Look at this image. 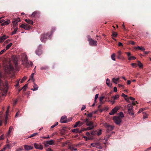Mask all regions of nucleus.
Masks as SVG:
<instances>
[{
    "label": "nucleus",
    "instance_id": "1",
    "mask_svg": "<svg viewBox=\"0 0 151 151\" xmlns=\"http://www.w3.org/2000/svg\"><path fill=\"white\" fill-rule=\"evenodd\" d=\"M81 120H83L84 122H80V126H81L85 123L87 126H89L86 128H83L82 129L83 130H90L93 129L94 128V126L93 124V122L89 121L88 118H86L85 119H81Z\"/></svg>",
    "mask_w": 151,
    "mask_h": 151
},
{
    "label": "nucleus",
    "instance_id": "2",
    "mask_svg": "<svg viewBox=\"0 0 151 151\" xmlns=\"http://www.w3.org/2000/svg\"><path fill=\"white\" fill-rule=\"evenodd\" d=\"M55 30V28L53 27L51 29V32H48L46 33H44L42 34L40 37V40L42 42L45 43L47 39L50 37V36L52 35V33Z\"/></svg>",
    "mask_w": 151,
    "mask_h": 151
},
{
    "label": "nucleus",
    "instance_id": "3",
    "mask_svg": "<svg viewBox=\"0 0 151 151\" xmlns=\"http://www.w3.org/2000/svg\"><path fill=\"white\" fill-rule=\"evenodd\" d=\"M88 40L89 42V45L91 46H96L97 45V41L93 40L90 37L88 36L87 37Z\"/></svg>",
    "mask_w": 151,
    "mask_h": 151
},
{
    "label": "nucleus",
    "instance_id": "4",
    "mask_svg": "<svg viewBox=\"0 0 151 151\" xmlns=\"http://www.w3.org/2000/svg\"><path fill=\"white\" fill-rule=\"evenodd\" d=\"M14 70L13 67L10 64L9 65H6L5 68V72L7 74L10 73L11 71Z\"/></svg>",
    "mask_w": 151,
    "mask_h": 151
},
{
    "label": "nucleus",
    "instance_id": "5",
    "mask_svg": "<svg viewBox=\"0 0 151 151\" xmlns=\"http://www.w3.org/2000/svg\"><path fill=\"white\" fill-rule=\"evenodd\" d=\"M21 59L23 64H27L29 63L28 59L25 53H22L21 54Z\"/></svg>",
    "mask_w": 151,
    "mask_h": 151
},
{
    "label": "nucleus",
    "instance_id": "6",
    "mask_svg": "<svg viewBox=\"0 0 151 151\" xmlns=\"http://www.w3.org/2000/svg\"><path fill=\"white\" fill-rule=\"evenodd\" d=\"M104 126L106 129L107 132H109L113 130L114 128V126L110 125L107 123L105 124L104 125Z\"/></svg>",
    "mask_w": 151,
    "mask_h": 151
},
{
    "label": "nucleus",
    "instance_id": "7",
    "mask_svg": "<svg viewBox=\"0 0 151 151\" xmlns=\"http://www.w3.org/2000/svg\"><path fill=\"white\" fill-rule=\"evenodd\" d=\"M20 21V19L19 18H17L13 19L12 22V25L14 28L17 27L18 22Z\"/></svg>",
    "mask_w": 151,
    "mask_h": 151
},
{
    "label": "nucleus",
    "instance_id": "8",
    "mask_svg": "<svg viewBox=\"0 0 151 151\" xmlns=\"http://www.w3.org/2000/svg\"><path fill=\"white\" fill-rule=\"evenodd\" d=\"M114 122L117 125L120 124L122 122V119L117 116H115L113 118Z\"/></svg>",
    "mask_w": 151,
    "mask_h": 151
},
{
    "label": "nucleus",
    "instance_id": "9",
    "mask_svg": "<svg viewBox=\"0 0 151 151\" xmlns=\"http://www.w3.org/2000/svg\"><path fill=\"white\" fill-rule=\"evenodd\" d=\"M42 45H40L35 51L37 55L39 56L42 54Z\"/></svg>",
    "mask_w": 151,
    "mask_h": 151
},
{
    "label": "nucleus",
    "instance_id": "10",
    "mask_svg": "<svg viewBox=\"0 0 151 151\" xmlns=\"http://www.w3.org/2000/svg\"><path fill=\"white\" fill-rule=\"evenodd\" d=\"M119 109V108L117 106L114 107L113 109H112L111 111L110 112H109V114L110 115H114L118 111V110Z\"/></svg>",
    "mask_w": 151,
    "mask_h": 151
},
{
    "label": "nucleus",
    "instance_id": "11",
    "mask_svg": "<svg viewBox=\"0 0 151 151\" xmlns=\"http://www.w3.org/2000/svg\"><path fill=\"white\" fill-rule=\"evenodd\" d=\"M125 53L127 54L128 57V59L129 60H135L136 58L133 56H131V53L130 52H126Z\"/></svg>",
    "mask_w": 151,
    "mask_h": 151
},
{
    "label": "nucleus",
    "instance_id": "12",
    "mask_svg": "<svg viewBox=\"0 0 151 151\" xmlns=\"http://www.w3.org/2000/svg\"><path fill=\"white\" fill-rule=\"evenodd\" d=\"M34 145L35 147L37 149L42 150L43 148L42 145L41 144H38L37 143H35L34 144Z\"/></svg>",
    "mask_w": 151,
    "mask_h": 151
},
{
    "label": "nucleus",
    "instance_id": "13",
    "mask_svg": "<svg viewBox=\"0 0 151 151\" xmlns=\"http://www.w3.org/2000/svg\"><path fill=\"white\" fill-rule=\"evenodd\" d=\"M60 122L62 123H65L67 122V117L65 116H62L60 119Z\"/></svg>",
    "mask_w": 151,
    "mask_h": 151
},
{
    "label": "nucleus",
    "instance_id": "14",
    "mask_svg": "<svg viewBox=\"0 0 151 151\" xmlns=\"http://www.w3.org/2000/svg\"><path fill=\"white\" fill-rule=\"evenodd\" d=\"M8 38V36L4 35L0 37V43L3 42L5 39Z\"/></svg>",
    "mask_w": 151,
    "mask_h": 151
},
{
    "label": "nucleus",
    "instance_id": "15",
    "mask_svg": "<svg viewBox=\"0 0 151 151\" xmlns=\"http://www.w3.org/2000/svg\"><path fill=\"white\" fill-rule=\"evenodd\" d=\"M68 148L72 150L76 151L77 150L76 148L73 146V145L70 144L68 145Z\"/></svg>",
    "mask_w": 151,
    "mask_h": 151
},
{
    "label": "nucleus",
    "instance_id": "16",
    "mask_svg": "<svg viewBox=\"0 0 151 151\" xmlns=\"http://www.w3.org/2000/svg\"><path fill=\"white\" fill-rule=\"evenodd\" d=\"M20 27L25 29H30V27L28 26L27 24H22L20 25Z\"/></svg>",
    "mask_w": 151,
    "mask_h": 151
},
{
    "label": "nucleus",
    "instance_id": "17",
    "mask_svg": "<svg viewBox=\"0 0 151 151\" xmlns=\"http://www.w3.org/2000/svg\"><path fill=\"white\" fill-rule=\"evenodd\" d=\"M10 23V21L9 19H7L6 20L4 21L1 24V26H5L9 24Z\"/></svg>",
    "mask_w": 151,
    "mask_h": 151
},
{
    "label": "nucleus",
    "instance_id": "18",
    "mask_svg": "<svg viewBox=\"0 0 151 151\" xmlns=\"http://www.w3.org/2000/svg\"><path fill=\"white\" fill-rule=\"evenodd\" d=\"M24 149L27 151H28L29 150H31L33 148V147L31 146L26 145H25L24 146Z\"/></svg>",
    "mask_w": 151,
    "mask_h": 151
},
{
    "label": "nucleus",
    "instance_id": "19",
    "mask_svg": "<svg viewBox=\"0 0 151 151\" xmlns=\"http://www.w3.org/2000/svg\"><path fill=\"white\" fill-rule=\"evenodd\" d=\"M84 130H83L82 129L81 130H79L78 129H75L72 130V132H75L76 133H80Z\"/></svg>",
    "mask_w": 151,
    "mask_h": 151
},
{
    "label": "nucleus",
    "instance_id": "20",
    "mask_svg": "<svg viewBox=\"0 0 151 151\" xmlns=\"http://www.w3.org/2000/svg\"><path fill=\"white\" fill-rule=\"evenodd\" d=\"M12 129H13L12 127L10 126L9 128V131H8V132L7 133V134H6V136L7 137H9L10 136V134L12 132Z\"/></svg>",
    "mask_w": 151,
    "mask_h": 151
},
{
    "label": "nucleus",
    "instance_id": "21",
    "mask_svg": "<svg viewBox=\"0 0 151 151\" xmlns=\"http://www.w3.org/2000/svg\"><path fill=\"white\" fill-rule=\"evenodd\" d=\"M25 21L27 23L31 24V25H33V22L32 20H31L29 19H25Z\"/></svg>",
    "mask_w": 151,
    "mask_h": 151
},
{
    "label": "nucleus",
    "instance_id": "22",
    "mask_svg": "<svg viewBox=\"0 0 151 151\" xmlns=\"http://www.w3.org/2000/svg\"><path fill=\"white\" fill-rule=\"evenodd\" d=\"M33 87V88L31 89V90H32L33 91L37 90L38 88V87L35 83L34 82V86Z\"/></svg>",
    "mask_w": 151,
    "mask_h": 151
},
{
    "label": "nucleus",
    "instance_id": "23",
    "mask_svg": "<svg viewBox=\"0 0 151 151\" xmlns=\"http://www.w3.org/2000/svg\"><path fill=\"white\" fill-rule=\"evenodd\" d=\"M119 78H113L112 79V82L115 84H117L119 82Z\"/></svg>",
    "mask_w": 151,
    "mask_h": 151
},
{
    "label": "nucleus",
    "instance_id": "24",
    "mask_svg": "<svg viewBox=\"0 0 151 151\" xmlns=\"http://www.w3.org/2000/svg\"><path fill=\"white\" fill-rule=\"evenodd\" d=\"M106 83L107 85L109 87H111L112 85V84L110 83V80L107 78L106 80Z\"/></svg>",
    "mask_w": 151,
    "mask_h": 151
},
{
    "label": "nucleus",
    "instance_id": "25",
    "mask_svg": "<svg viewBox=\"0 0 151 151\" xmlns=\"http://www.w3.org/2000/svg\"><path fill=\"white\" fill-rule=\"evenodd\" d=\"M122 54V52L120 51H119L117 52V58L118 59H120L121 58V55Z\"/></svg>",
    "mask_w": 151,
    "mask_h": 151
},
{
    "label": "nucleus",
    "instance_id": "26",
    "mask_svg": "<svg viewBox=\"0 0 151 151\" xmlns=\"http://www.w3.org/2000/svg\"><path fill=\"white\" fill-rule=\"evenodd\" d=\"M135 48L136 49H138L142 51H144L145 50V49L143 47H139L138 46L137 47H135Z\"/></svg>",
    "mask_w": 151,
    "mask_h": 151
},
{
    "label": "nucleus",
    "instance_id": "27",
    "mask_svg": "<svg viewBox=\"0 0 151 151\" xmlns=\"http://www.w3.org/2000/svg\"><path fill=\"white\" fill-rule=\"evenodd\" d=\"M54 141L53 140H50L49 141H47L46 142V143L47 144L52 145L54 143Z\"/></svg>",
    "mask_w": 151,
    "mask_h": 151
},
{
    "label": "nucleus",
    "instance_id": "28",
    "mask_svg": "<svg viewBox=\"0 0 151 151\" xmlns=\"http://www.w3.org/2000/svg\"><path fill=\"white\" fill-rule=\"evenodd\" d=\"M17 27L14 28V30L11 33V35H12L16 34L17 32Z\"/></svg>",
    "mask_w": 151,
    "mask_h": 151
},
{
    "label": "nucleus",
    "instance_id": "29",
    "mask_svg": "<svg viewBox=\"0 0 151 151\" xmlns=\"http://www.w3.org/2000/svg\"><path fill=\"white\" fill-rule=\"evenodd\" d=\"M117 116L122 119L124 117V116L123 113L122 111H121L119 113V115Z\"/></svg>",
    "mask_w": 151,
    "mask_h": 151
},
{
    "label": "nucleus",
    "instance_id": "30",
    "mask_svg": "<svg viewBox=\"0 0 151 151\" xmlns=\"http://www.w3.org/2000/svg\"><path fill=\"white\" fill-rule=\"evenodd\" d=\"M48 68V66L46 65H45L41 67V68H40V69L41 70H47Z\"/></svg>",
    "mask_w": 151,
    "mask_h": 151
},
{
    "label": "nucleus",
    "instance_id": "31",
    "mask_svg": "<svg viewBox=\"0 0 151 151\" xmlns=\"http://www.w3.org/2000/svg\"><path fill=\"white\" fill-rule=\"evenodd\" d=\"M9 106L7 107V109L6 111V119L7 118V117L9 115Z\"/></svg>",
    "mask_w": 151,
    "mask_h": 151
},
{
    "label": "nucleus",
    "instance_id": "32",
    "mask_svg": "<svg viewBox=\"0 0 151 151\" xmlns=\"http://www.w3.org/2000/svg\"><path fill=\"white\" fill-rule=\"evenodd\" d=\"M80 121H78L76 122L75 124L74 125V127L75 128L76 127L78 126L80 127Z\"/></svg>",
    "mask_w": 151,
    "mask_h": 151
},
{
    "label": "nucleus",
    "instance_id": "33",
    "mask_svg": "<svg viewBox=\"0 0 151 151\" xmlns=\"http://www.w3.org/2000/svg\"><path fill=\"white\" fill-rule=\"evenodd\" d=\"M38 134V133L35 132V133L31 134V135H30L28 137V138H29L35 136H37V135Z\"/></svg>",
    "mask_w": 151,
    "mask_h": 151
},
{
    "label": "nucleus",
    "instance_id": "34",
    "mask_svg": "<svg viewBox=\"0 0 151 151\" xmlns=\"http://www.w3.org/2000/svg\"><path fill=\"white\" fill-rule=\"evenodd\" d=\"M128 106V112H130V110H133V106L132 105L129 104Z\"/></svg>",
    "mask_w": 151,
    "mask_h": 151
},
{
    "label": "nucleus",
    "instance_id": "35",
    "mask_svg": "<svg viewBox=\"0 0 151 151\" xmlns=\"http://www.w3.org/2000/svg\"><path fill=\"white\" fill-rule=\"evenodd\" d=\"M34 74V73H32L31 74V76H30V78L29 79V80H32L33 82H34V81H35V79L33 78Z\"/></svg>",
    "mask_w": 151,
    "mask_h": 151
},
{
    "label": "nucleus",
    "instance_id": "36",
    "mask_svg": "<svg viewBox=\"0 0 151 151\" xmlns=\"http://www.w3.org/2000/svg\"><path fill=\"white\" fill-rule=\"evenodd\" d=\"M119 95L118 94H116L115 96L112 97L114 100H117L119 98Z\"/></svg>",
    "mask_w": 151,
    "mask_h": 151
},
{
    "label": "nucleus",
    "instance_id": "37",
    "mask_svg": "<svg viewBox=\"0 0 151 151\" xmlns=\"http://www.w3.org/2000/svg\"><path fill=\"white\" fill-rule=\"evenodd\" d=\"M10 147V145L8 144H7L3 148L2 150L4 151L6 150V149L7 148L9 149Z\"/></svg>",
    "mask_w": 151,
    "mask_h": 151
},
{
    "label": "nucleus",
    "instance_id": "38",
    "mask_svg": "<svg viewBox=\"0 0 151 151\" xmlns=\"http://www.w3.org/2000/svg\"><path fill=\"white\" fill-rule=\"evenodd\" d=\"M12 43H10L9 44L7 45L6 47V50H7L9 49L10 47L12 45Z\"/></svg>",
    "mask_w": 151,
    "mask_h": 151
},
{
    "label": "nucleus",
    "instance_id": "39",
    "mask_svg": "<svg viewBox=\"0 0 151 151\" xmlns=\"http://www.w3.org/2000/svg\"><path fill=\"white\" fill-rule=\"evenodd\" d=\"M122 96L125 99V100L127 101L128 100V98H126V97H127V95H126L124 93H122Z\"/></svg>",
    "mask_w": 151,
    "mask_h": 151
},
{
    "label": "nucleus",
    "instance_id": "40",
    "mask_svg": "<svg viewBox=\"0 0 151 151\" xmlns=\"http://www.w3.org/2000/svg\"><path fill=\"white\" fill-rule=\"evenodd\" d=\"M96 148H97L100 149H102V147L101 146L100 144L99 143H96Z\"/></svg>",
    "mask_w": 151,
    "mask_h": 151
},
{
    "label": "nucleus",
    "instance_id": "41",
    "mask_svg": "<svg viewBox=\"0 0 151 151\" xmlns=\"http://www.w3.org/2000/svg\"><path fill=\"white\" fill-rule=\"evenodd\" d=\"M117 35L118 34L116 32H112L111 36L112 37H116L117 36Z\"/></svg>",
    "mask_w": 151,
    "mask_h": 151
},
{
    "label": "nucleus",
    "instance_id": "42",
    "mask_svg": "<svg viewBox=\"0 0 151 151\" xmlns=\"http://www.w3.org/2000/svg\"><path fill=\"white\" fill-rule=\"evenodd\" d=\"M115 54L114 53L111 56V59L114 61H115Z\"/></svg>",
    "mask_w": 151,
    "mask_h": 151
},
{
    "label": "nucleus",
    "instance_id": "43",
    "mask_svg": "<svg viewBox=\"0 0 151 151\" xmlns=\"http://www.w3.org/2000/svg\"><path fill=\"white\" fill-rule=\"evenodd\" d=\"M23 150V148L22 146H20L18 148L16 149V151H21Z\"/></svg>",
    "mask_w": 151,
    "mask_h": 151
},
{
    "label": "nucleus",
    "instance_id": "44",
    "mask_svg": "<svg viewBox=\"0 0 151 151\" xmlns=\"http://www.w3.org/2000/svg\"><path fill=\"white\" fill-rule=\"evenodd\" d=\"M17 59L15 57L14 58V60L13 62H14V63H15V66H17L18 65V63L17 62Z\"/></svg>",
    "mask_w": 151,
    "mask_h": 151
},
{
    "label": "nucleus",
    "instance_id": "45",
    "mask_svg": "<svg viewBox=\"0 0 151 151\" xmlns=\"http://www.w3.org/2000/svg\"><path fill=\"white\" fill-rule=\"evenodd\" d=\"M27 79V77L26 76H24L22 79L21 81L20 82L21 83H23Z\"/></svg>",
    "mask_w": 151,
    "mask_h": 151
},
{
    "label": "nucleus",
    "instance_id": "46",
    "mask_svg": "<svg viewBox=\"0 0 151 151\" xmlns=\"http://www.w3.org/2000/svg\"><path fill=\"white\" fill-rule=\"evenodd\" d=\"M69 142L68 141L63 142L62 144V146L63 147H64L65 145H68Z\"/></svg>",
    "mask_w": 151,
    "mask_h": 151
},
{
    "label": "nucleus",
    "instance_id": "47",
    "mask_svg": "<svg viewBox=\"0 0 151 151\" xmlns=\"http://www.w3.org/2000/svg\"><path fill=\"white\" fill-rule=\"evenodd\" d=\"M96 134H97L98 136H99L101 135V130L100 129L99 131L97 132L96 131Z\"/></svg>",
    "mask_w": 151,
    "mask_h": 151
},
{
    "label": "nucleus",
    "instance_id": "48",
    "mask_svg": "<svg viewBox=\"0 0 151 151\" xmlns=\"http://www.w3.org/2000/svg\"><path fill=\"white\" fill-rule=\"evenodd\" d=\"M58 124V122H55V123L51 127V128H52L55 126H56Z\"/></svg>",
    "mask_w": 151,
    "mask_h": 151
},
{
    "label": "nucleus",
    "instance_id": "49",
    "mask_svg": "<svg viewBox=\"0 0 151 151\" xmlns=\"http://www.w3.org/2000/svg\"><path fill=\"white\" fill-rule=\"evenodd\" d=\"M19 80H20V79H19V80H17V81H16L15 82V83H16V85H15V86L17 87L18 86L19 82Z\"/></svg>",
    "mask_w": 151,
    "mask_h": 151
},
{
    "label": "nucleus",
    "instance_id": "50",
    "mask_svg": "<svg viewBox=\"0 0 151 151\" xmlns=\"http://www.w3.org/2000/svg\"><path fill=\"white\" fill-rule=\"evenodd\" d=\"M98 96H99V94H96L95 95V98H94V102H95V103L96 102V99H97V98H98Z\"/></svg>",
    "mask_w": 151,
    "mask_h": 151
},
{
    "label": "nucleus",
    "instance_id": "51",
    "mask_svg": "<svg viewBox=\"0 0 151 151\" xmlns=\"http://www.w3.org/2000/svg\"><path fill=\"white\" fill-rule=\"evenodd\" d=\"M28 86V84H25L23 87V90L25 91L26 88H27V87Z\"/></svg>",
    "mask_w": 151,
    "mask_h": 151
},
{
    "label": "nucleus",
    "instance_id": "52",
    "mask_svg": "<svg viewBox=\"0 0 151 151\" xmlns=\"http://www.w3.org/2000/svg\"><path fill=\"white\" fill-rule=\"evenodd\" d=\"M133 110H130V112H128L129 114L131 115H134V113L133 112Z\"/></svg>",
    "mask_w": 151,
    "mask_h": 151
},
{
    "label": "nucleus",
    "instance_id": "53",
    "mask_svg": "<svg viewBox=\"0 0 151 151\" xmlns=\"http://www.w3.org/2000/svg\"><path fill=\"white\" fill-rule=\"evenodd\" d=\"M37 14V12H34L32 13V16L33 17H35Z\"/></svg>",
    "mask_w": 151,
    "mask_h": 151
},
{
    "label": "nucleus",
    "instance_id": "54",
    "mask_svg": "<svg viewBox=\"0 0 151 151\" xmlns=\"http://www.w3.org/2000/svg\"><path fill=\"white\" fill-rule=\"evenodd\" d=\"M92 115L93 114L92 113H90L87 114V116L89 117H91L92 116Z\"/></svg>",
    "mask_w": 151,
    "mask_h": 151
},
{
    "label": "nucleus",
    "instance_id": "55",
    "mask_svg": "<svg viewBox=\"0 0 151 151\" xmlns=\"http://www.w3.org/2000/svg\"><path fill=\"white\" fill-rule=\"evenodd\" d=\"M104 98V97L103 96H101L99 98V101L101 103L102 102Z\"/></svg>",
    "mask_w": 151,
    "mask_h": 151
},
{
    "label": "nucleus",
    "instance_id": "56",
    "mask_svg": "<svg viewBox=\"0 0 151 151\" xmlns=\"http://www.w3.org/2000/svg\"><path fill=\"white\" fill-rule=\"evenodd\" d=\"M6 50L5 49H4L3 50H1L0 52V55H1L2 54H3V53L5 52V51Z\"/></svg>",
    "mask_w": 151,
    "mask_h": 151
},
{
    "label": "nucleus",
    "instance_id": "57",
    "mask_svg": "<svg viewBox=\"0 0 151 151\" xmlns=\"http://www.w3.org/2000/svg\"><path fill=\"white\" fill-rule=\"evenodd\" d=\"M96 143H93L91 144V145L93 147H96Z\"/></svg>",
    "mask_w": 151,
    "mask_h": 151
},
{
    "label": "nucleus",
    "instance_id": "58",
    "mask_svg": "<svg viewBox=\"0 0 151 151\" xmlns=\"http://www.w3.org/2000/svg\"><path fill=\"white\" fill-rule=\"evenodd\" d=\"M131 65L134 68L136 67L137 66V64L135 63H132L131 64Z\"/></svg>",
    "mask_w": 151,
    "mask_h": 151
},
{
    "label": "nucleus",
    "instance_id": "59",
    "mask_svg": "<svg viewBox=\"0 0 151 151\" xmlns=\"http://www.w3.org/2000/svg\"><path fill=\"white\" fill-rule=\"evenodd\" d=\"M138 66L139 68H142L143 67V65L140 62H139V63H138Z\"/></svg>",
    "mask_w": 151,
    "mask_h": 151
},
{
    "label": "nucleus",
    "instance_id": "60",
    "mask_svg": "<svg viewBox=\"0 0 151 151\" xmlns=\"http://www.w3.org/2000/svg\"><path fill=\"white\" fill-rule=\"evenodd\" d=\"M118 46L119 47L123 46V45L122 44L121 42H119L118 43Z\"/></svg>",
    "mask_w": 151,
    "mask_h": 151
},
{
    "label": "nucleus",
    "instance_id": "61",
    "mask_svg": "<svg viewBox=\"0 0 151 151\" xmlns=\"http://www.w3.org/2000/svg\"><path fill=\"white\" fill-rule=\"evenodd\" d=\"M86 106L85 105H83L82 106L81 109V110L83 111L86 108Z\"/></svg>",
    "mask_w": 151,
    "mask_h": 151
},
{
    "label": "nucleus",
    "instance_id": "62",
    "mask_svg": "<svg viewBox=\"0 0 151 151\" xmlns=\"http://www.w3.org/2000/svg\"><path fill=\"white\" fill-rule=\"evenodd\" d=\"M83 138H85L86 139V141H87L88 140V139H90V138H89V137H88V138L86 137V136H83Z\"/></svg>",
    "mask_w": 151,
    "mask_h": 151
},
{
    "label": "nucleus",
    "instance_id": "63",
    "mask_svg": "<svg viewBox=\"0 0 151 151\" xmlns=\"http://www.w3.org/2000/svg\"><path fill=\"white\" fill-rule=\"evenodd\" d=\"M109 101L111 102L112 104H114L115 102V100H109Z\"/></svg>",
    "mask_w": 151,
    "mask_h": 151
},
{
    "label": "nucleus",
    "instance_id": "64",
    "mask_svg": "<svg viewBox=\"0 0 151 151\" xmlns=\"http://www.w3.org/2000/svg\"><path fill=\"white\" fill-rule=\"evenodd\" d=\"M96 131H93L91 132V134L92 135H95L96 134Z\"/></svg>",
    "mask_w": 151,
    "mask_h": 151
}]
</instances>
